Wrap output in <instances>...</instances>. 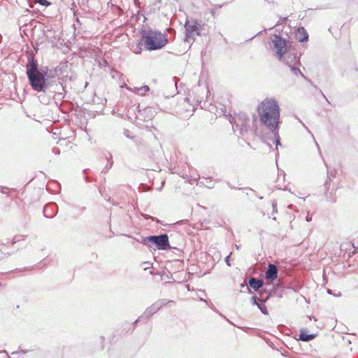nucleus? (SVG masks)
<instances>
[{
	"label": "nucleus",
	"mask_w": 358,
	"mask_h": 358,
	"mask_svg": "<svg viewBox=\"0 0 358 358\" xmlns=\"http://www.w3.org/2000/svg\"><path fill=\"white\" fill-rule=\"evenodd\" d=\"M26 74L29 83L34 91L46 94H55L64 98L61 91L64 90L62 83L51 70L45 66H40L33 55L28 57L26 64Z\"/></svg>",
	"instance_id": "nucleus-1"
},
{
	"label": "nucleus",
	"mask_w": 358,
	"mask_h": 358,
	"mask_svg": "<svg viewBox=\"0 0 358 358\" xmlns=\"http://www.w3.org/2000/svg\"><path fill=\"white\" fill-rule=\"evenodd\" d=\"M257 112L260 122L268 131L279 127L280 124V110L277 101L271 99H266L258 106Z\"/></svg>",
	"instance_id": "nucleus-2"
},
{
	"label": "nucleus",
	"mask_w": 358,
	"mask_h": 358,
	"mask_svg": "<svg viewBox=\"0 0 358 358\" xmlns=\"http://www.w3.org/2000/svg\"><path fill=\"white\" fill-rule=\"evenodd\" d=\"M141 34V39L144 42L145 48L150 51L160 50L169 42L166 34H162L150 28L142 29Z\"/></svg>",
	"instance_id": "nucleus-3"
},
{
	"label": "nucleus",
	"mask_w": 358,
	"mask_h": 358,
	"mask_svg": "<svg viewBox=\"0 0 358 358\" xmlns=\"http://www.w3.org/2000/svg\"><path fill=\"white\" fill-rule=\"evenodd\" d=\"M138 241L154 250H167L169 249H173L178 252H180V250L178 247L171 246L169 238L166 234L141 237V240H138Z\"/></svg>",
	"instance_id": "nucleus-4"
},
{
	"label": "nucleus",
	"mask_w": 358,
	"mask_h": 358,
	"mask_svg": "<svg viewBox=\"0 0 358 358\" xmlns=\"http://www.w3.org/2000/svg\"><path fill=\"white\" fill-rule=\"evenodd\" d=\"M283 59L293 75L296 76H301L302 78L306 79V77L299 69V66H301L300 57L296 53L289 50L285 54V56H283Z\"/></svg>",
	"instance_id": "nucleus-5"
},
{
	"label": "nucleus",
	"mask_w": 358,
	"mask_h": 358,
	"mask_svg": "<svg viewBox=\"0 0 358 358\" xmlns=\"http://www.w3.org/2000/svg\"><path fill=\"white\" fill-rule=\"evenodd\" d=\"M272 48L275 50V55L280 60H282L283 56L287 52V41L280 35L274 34L271 37Z\"/></svg>",
	"instance_id": "nucleus-6"
},
{
	"label": "nucleus",
	"mask_w": 358,
	"mask_h": 358,
	"mask_svg": "<svg viewBox=\"0 0 358 358\" xmlns=\"http://www.w3.org/2000/svg\"><path fill=\"white\" fill-rule=\"evenodd\" d=\"M250 119L245 113L238 115L234 118V122L232 123L233 129L238 131L241 135H244L248 131Z\"/></svg>",
	"instance_id": "nucleus-7"
},
{
	"label": "nucleus",
	"mask_w": 358,
	"mask_h": 358,
	"mask_svg": "<svg viewBox=\"0 0 358 358\" xmlns=\"http://www.w3.org/2000/svg\"><path fill=\"white\" fill-rule=\"evenodd\" d=\"M200 24L196 20L192 22L187 21L185 24V41L187 43H193L194 41V36H199Z\"/></svg>",
	"instance_id": "nucleus-8"
},
{
	"label": "nucleus",
	"mask_w": 358,
	"mask_h": 358,
	"mask_svg": "<svg viewBox=\"0 0 358 358\" xmlns=\"http://www.w3.org/2000/svg\"><path fill=\"white\" fill-rule=\"evenodd\" d=\"M57 210L58 207L55 203H48L43 208V215L45 217L52 218L57 214Z\"/></svg>",
	"instance_id": "nucleus-9"
},
{
	"label": "nucleus",
	"mask_w": 358,
	"mask_h": 358,
	"mask_svg": "<svg viewBox=\"0 0 358 358\" xmlns=\"http://www.w3.org/2000/svg\"><path fill=\"white\" fill-rule=\"evenodd\" d=\"M278 269L273 264H269L265 271V277L266 279L273 281L278 278Z\"/></svg>",
	"instance_id": "nucleus-10"
},
{
	"label": "nucleus",
	"mask_w": 358,
	"mask_h": 358,
	"mask_svg": "<svg viewBox=\"0 0 358 358\" xmlns=\"http://www.w3.org/2000/svg\"><path fill=\"white\" fill-rule=\"evenodd\" d=\"M170 238L171 243V246L178 247L181 250L180 247L182 246L184 242L182 235L178 232L176 234H171Z\"/></svg>",
	"instance_id": "nucleus-11"
},
{
	"label": "nucleus",
	"mask_w": 358,
	"mask_h": 358,
	"mask_svg": "<svg viewBox=\"0 0 358 358\" xmlns=\"http://www.w3.org/2000/svg\"><path fill=\"white\" fill-rule=\"evenodd\" d=\"M296 39L299 42H306L308 41V34L304 27H300L296 31Z\"/></svg>",
	"instance_id": "nucleus-12"
},
{
	"label": "nucleus",
	"mask_w": 358,
	"mask_h": 358,
	"mask_svg": "<svg viewBox=\"0 0 358 358\" xmlns=\"http://www.w3.org/2000/svg\"><path fill=\"white\" fill-rule=\"evenodd\" d=\"M317 336L316 334H308L306 329H301L299 334V341L309 342L313 340Z\"/></svg>",
	"instance_id": "nucleus-13"
},
{
	"label": "nucleus",
	"mask_w": 358,
	"mask_h": 358,
	"mask_svg": "<svg viewBox=\"0 0 358 358\" xmlns=\"http://www.w3.org/2000/svg\"><path fill=\"white\" fill-rule=\"evenodd\" d=\"M159 310V307L155 303V302L152 304L150 306L148 307L143 312V315H141V317L143 318H149L150 316L153 315L156 313Z\"/></svg>",
	"instance_id": "nucleus-14"
},
{
	"label": "nucleus",
	"mask_w": 358,
	"mask_h": 358,
	"mask_svg": "<svg viewBox=\"0 0 358 358\" xmlns=\"http://www.w3.org/2000/svg\"><path fill=\"white\" fill-rule=\"evenodd\" d=\"M264 294H266V296L264 298V299H259L260 303L259 304H257V306L264 315H268V310L266 306L264 305V303H266L267 300L270 298L271 294L270 293H267L266 292H265Z\"/></svg>",
	"instance_id": "nucleus-15"
},
{
	"label": "nucleus",
	"mask_w": 358,
	"mask_h": 358,
	"mask_svg": "<svg viewBox=\"0 0 358 358\" xmlns=\"http://www.w3.org/2000/svg\"><path fill=\"white\" fill-rule=\"evenodd\" d=\"M249 285L255 290L258 291L264 285L262 280L255 278H250L249 279Z\"/></svg>",
	"instance_id": "nucleus-16"
},
{
	"label": "nucleus",
	"mask_w": 358,
	"mask_h": 358,
	"mask_svg": "<svg viewBox=\"0 0 358 358\" xmlns=\"http://www.w3.org/2000/svg\"><path fill=\"white\" fill-rule=\"evenodd\" d=\"M129 90L135 92L136 94L144 96L148 92L150 91V87L148 85H143L141 87H135L133 89L129 88Z\"/></svg>",
	"instance_id": "nucleus-17"
},
{
	"label": "nucleus",
	"mask_w": 358,
	"mask_h": 358,
	"mask_svg": "<svg viewBox=\"0 0 358 358\" xmlns=\"http://www.w3.org/2000/svg\"><path fill=\"white\" fill-rule=\"evenodd\" d=\"M269 131L273 136V138H274L273 143L276 145V146L280 145L281 144H280V137L279 135V127L276 128L275 129H273V130H269Z\"/></svg>",
	"instance_id": "nucleus-18"
},
{
	"label": "nucleus",
	"mask_w": 358,
	"mask_h": 358,
	"mask_svg": "<svg viewBox=\"0 0 358 358\" xmlns=\"http://www.w3.org/2000/svg\"><path fill=\"white\" fill-rule=\"evenodd\" d=\"M171 303H173L174 301H172V300H167V299H159V300H158V301H157L155 302V303L159 307V310L162 308V307H163L164 306H166L167 304Z\"/></svg>",
	"instance_id": "nucleus-19"
},
{
	"label": "nucleus",
	"mask_w": 358,
	"mask_h": 358,
	"mask_svg": "<svg viewBox=\"0 0 358 358\" xmlns=\"http://www.w3.org/2000/svg\"><path fill=\"white\" fill-rule=\"evenodd\" d=\"M26 236L24 235H16L13 237V238L10 241V242L8 241L6 244L10 243L12 245H14L17 243L20 242L22 240H24Z\"/></svg>",
	"instance_id": "nucleus-20"
},
{
	"label": "nucleus",
	"mask_w": 358,
	"mask_h": 358,
	"mask_svg": "<svg viewBox=\"0 0 358 358\" xmlns=\"http://www.w3.org/2000/svg\"><path fill=\"white\" fill-rule=\"evenodd\" d=\"M264 293H260L259 294V297H257L256 296H254L251 298V300H252V303L253 305H256L257 304H259V303L257 301H259V299H264V297H263V295H264Z\"/></svg>",
	"instance_id": "nucleus-21"
},
{
	"label": "nucleus",
	"mask_w": 358,
	"mask_h": 358,
	"mask_svg": "<svg viewBox=\"0 0 358 358\" xmlns=\"http://www.w3.org/2000/svg\"><path fill=\"white\" fill-rule=\"evenodd\" d=\"M331 178H334L333 173H331L330 175L328 174V179L327 180L324 185L325 192H327L329 189V185L330 181L331 180Z\"/></svg>",
	"instance_id": "nucleus-22"
},
{
	"label": "nucleus",
	"mask_w": 358,
	"mask_h": 358,
	"mask_svg": "<svg viewBox=\"0 0 358 358\" xmlns=\"http://www.w3.org/2000/svg\"><path fill=\"white\" fill-rule=\"evenodd\" d=\"M141 215L145 219V220H152V221H157L159 222V220L156 217H152L151 215H149L148 214H143L142 213Z\"/></svg>",
	"instance_id": "nucleus-23"
},
{
	"label": "nucleus",
	"mask_w": 358,
	"mask_h": 358,
	"mask_svg": "<svg viewBox=\"0 0 358 358\" xmlns=\"http://www.w3.org/2000/svg\"><path fill=\"white\" fill-rule=\"evenodd\" d=\"M37 2L43 6H48L51 4V3L47 0H37Z\"/></svg>",
	"instance_id": "nucleus-24"
},
{
	"label": "nucleus",
	"mask_w": 358,
	"mask_h": 358,
	"mask_svg": "<svg viewBox=\"0 0 358 358\" xmlns=\"http://www.w3.org/2000/svg\"><path fill=\"white\" fill-rule=\"evenodd\" d=\"M199 176L197 175L195 177H192L191 176V178L188 180V182L190 183V184H192L194 182H197L199 179Z\"/></svg>",
	"instance_id": "nucleus-25"
},
{
	"label": "nucleus",
	"mask_w": 358,
	"mask_h": 358,
	"mask_svg": "<svg viewBox=\"0 0 358 358\" xmlns=\"http://www.w3.org/2000/svg\"><path fill=\"white\" fill-rule=\"evenodd\" d=\"M231 254L230 253L228 256H227L224 259V262L225 263L227 264V266H231V264H230V257H231Z\"/></svg>",
	"instance_id": "nucleus-26"
},
{
	"label": "nucleus",
	"mask_w": 358,
	"mask_h": 358,
	"mask_svg": "<svg viewBox=\"0 0 358 358\" xmlns=\"http://www.w3.org/2000/svg\"><path fill=\"white\" fill-rule=\"evenodd\" d=\"M7 189V187L3 186H0V192L3 194H6L5 189Z\"/></svg>",
	"instance_id": "nucleus-27"
},
{
	"label": "nucleus",
	"mask_w": 358,
	"mask_h": 358,
	"mask_svg": "<svg viewBox=\"0 0 358 358\" xmlns=\"http://www.w3.org/2000/svg\"><path fill=\"white\" fill-rule=\"evenodd\" d=\"M143 317H141V316L137 319L136 320V321L133 323V325H134V329L136 327V325L137 324V322L141 320L142 319Z\"/></svg>",
	"instance_id": "nucleus-28"
},
{
	"label": "nucleus",
	"mask_w": 358,
	"mask_h": 358,
	"mask_svg": "<svg viewBox=\"0 0 358 358\" xmlns=\"http://www.w3.org/2000/svg\"><path fill=\"white\" fill-rule=\"evenodd\" d=\"M52 151H53L54 152H55V153H59V148H53V149H52Z\"/></svg>",
	"instance_id": "nucleus-29"
},
{
	"label": "nucleus",
	"mask_w": 358,
	"mask_h": 358,
	"mask_svg": "<svg viewBox=\"0 0 358 358\" xmlns=\"http://www.w3.org/2000/svg\"><path fill=\"white\" fill-rule=\"evenodd\" d=\"M227 185L229 186V187H230L231 189H236L235 187L232 186L229 182H227Z\"/></svg>",
	"instance_id": "nucleus-30"
},
{
	"label": "nucleus",
	"mask_w": 358,
	"mask_h": 358,
	"mask_svg": "<svg viewBox=\"0 0 358 358\" xmlns=\"http://www.w3.org/2000/svg\"><path fill=\"white\" fill-rule=\"evenodd\" d=\"M311 220H312L311 217H310L309 215H307V217H306V221H307V222H310V221H311Z\"/></svg>",
	"instance_id": "nucleus-31"
},
{
	"label": "nucleus",
	"mask_w": 358,
	"mask_h": 358,
	"mask_svg": "<svg viewBox=\"0 0 358 358\" xmlns=\"http://www.w3.org/2000/svg\"><path fill=\"white\" fill-rule=\"evenodd\" d=\"M1 352H3V353H5V354L6 355V356H8V352H7V351H6V350H1V351H0V353H1Z\"/></svg>",
	"instance_id": "nucleus-32"
},
{
	"label": "nucleus",
	"mask_w": 358,
	"mask_h": 358,
	"mask_svg": "<svg viewBox=\"0 0 358 358\" xmlns=\"http://www.w3.org/2000/svg\"><path fill=\"white\" fill-rule=\"evenodd\" d=\"M113 164V160H111V161L110 162V163H109V169H110V168L112 167Z\"/></svg>",
	"instance_id": "nucleus-33"
},
{
	"label": "nucleus",
	"mask_w": 358,
	"mask_h": 358,
	"mask_svg": "<svg viewBox=\"0 0 358 358\" xmlns=\"http://www.w3.org/2000/svg\"><path fill=\"white\" fill-rule=\"evenodd\" d=\"M108 155H109V157H106V159H112V157H112V155H111L110 153H109Z\"/></svg>",
	"instance_id": "nucleus-34"
},
{
	"label": "nucleus",
	"mask_w": 358,
	"mask_h": 358,
	"mask_svg": "<svg viewBox=\"0 0 358 358\" xmlns=\"http://www.w3.org/2000/svg\"><path fill=\"white\" fill-rule=\"evenodd\" d=\"M15 270H16V271H26V270H27V268H24L23 269H21V268H20V269H15Z\"/></svg>",
	"instance_id": "nucleus-35"
},
{
	"label": "nucleus",
	"mask_w": 358,
	"mask_h": 358,
	"mask_svg": "<svg viewBox=\"0 0 358 358\" xmlns=\"http://www.w3.org/2000/svg\"><path fill=\"white\" fill-rule=\"evenodd\" d=\"M322 94L323 97L326 99V101H327V102H329V101H328L327 98L326 97V96H325L322 92Z\"/></svg>",
	"instance_id": "nucleus-36"
},
{
	"label": "nucleus",
	"mask_w": 358,
	"mask_h": 358,
	"mask_svg": "<svg viewBox=\"0 0 358 358\" xmlns=\"http://www.w3.org/2000/svg\"><path fill=\"white\" fill-rule=\"evenodd\" d=\"M124 134H125V135L127 136V137L130 138V136H129V134H128V131H125V133H124Z\"/></svg>",
	"instance_id": "nucleus-37"
},
{
	"label": "nucleus",
	"mask_w": 358,
	"mask_h": 358,
	"mask_svg": "<svg viewBox=\"0 0 358 358\" xmlns=\"http://www.w3.org/2000/svg\"><path fill=\"white\" fill-rule=\"evenodd\" d=\"M145 111H151L150 108H145Z\"/></svg>",
	"instance_id": "nucleus-38"
},
{
	"label": "nucleus",
	"mask_w": 358,
	"mask_h": 358,
	"mask_svg": "<svg viewBox=\"0 0 358 358\" xmlns=\"http://www.w3.org/2000/svg\"><path fill=\"white\" fill-rule=\"evenodd\" d=\"M207 187H208V188H213V185H207Z\"/></svg>",
	"instance_id": "nucleus-39"
},
{
	"label": "nucleus",
	"mask_w": 358,
	"mask_h": 358,
	"mask_svg": "<svg viewBox=\"0 0 358 358\" xmlns=\"http://www.w3.org/2000/svg\"><path fill=\"white\" fill-rule=\"evenodd\" d=\"M277 286H278V287H282V285L280 283H278V284H277Z\"/></svg>",
	"instance_id": "nucleus-40"
},
{
	"label": "nucleus",
	"mask_w": 358,
	"mask_h": 358,
	"mask_svg": "<svg viewBox=\"0 0 358 358\" xmlns=\"http://www.w3.org/2000/svg\"><path fill=\"white\" fill-rule=\"evenodd\" d=\"M286 20H287V17H283V18H282V21H283V22H284V21H286Z\"/></svg>",
	"instance_id": "nucleus-41"
},
{
	"label": "nucleus",
	"mask_w": 358,
	"mask_h": 358,
	"mask_svg": "<svg viewBox=\"0 0 358 358\" xmlns=\"http://www.w3.org/2000/svg\"><path fill=\"white\" fill-rule=\"evenodd\" d=\"M17 353H18V352H17V351L16 352H13L12 355H15V354H17Z\"/></svg>",
	"instance_id": "nucleus-42"
},
{
	"label": "nucleus",
	"mask_w": 358,
	"mask_h": 358,
	"mask_svg": "<svg viewBox=\"0 0 358 358\" xmlns=\"http://www.w3.org/2000/svg\"><path fill=\"white\" fill-rule=\"evenodd\" d=\"M106 169H109V165L108 164L106 165Z\"/></svg>",
	"instance_id": "nucleus-43"
},
{
	"label": "nucleus",
	"mask_w": 358,
	"mask_h": 358,
	"mask_svg": "<svg viewBox=\"0 0 358 358\" xmlns=\"http://www.w3.org/2000/svg\"><path fill=\"white\" fill-rule=\"evenodd\" d=\"M21 352H22L23 353H26L27 351V350H21Z\"/></svg>",
	"instance_id": "nucleus-44"
},
{
	"label": "nucleus",
	"mask_w": 358,
	"mask_h": 358,
	"mask_svg": "<svg viewBox=\"0 0 358 358\" xmlns=\"http://www.w3.org/2000/svg\"><path fill=\"white\" fill-rule=\"evenodd\" d=\"M182 178H187V175H186L185 176H182Z\"/></svg>",
	"instance_id": "nucleus-45"
},
{
	"label": "nucleus",
	"mask_w": 358,
	"mask_h": 358,
	"mask_svg": "<svg viewBox=\"0 0 358 358\" xmlns=\"http://www.w3.org/2000/svg\"><path fill=\"white\" fill-rule=\"evenodd\" d=\"M329 294H331V291L330 289L328 290Z\"/></svg>",
	"instance_id": "nucleus-46"
},
{
	"label": "nucleus",
	"mask_w": 358,
	"mask_h": 358,
	"mask_svg": "<svg viewBox=\"0 0 358 358\" xmlns=\"http://www.w3.org/2000/svg\"><path fill=\"white\" fill-rule=\"evenodd\" d=\"M1 285H1V283L0 282V287H1Z\"/></svg>",
	"instance_id": "nucleus-47"
}]
</instances>
